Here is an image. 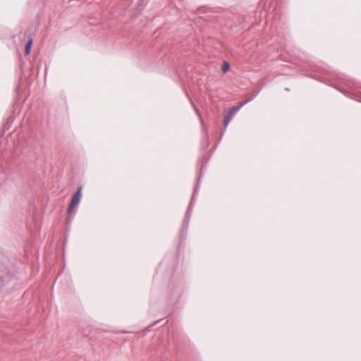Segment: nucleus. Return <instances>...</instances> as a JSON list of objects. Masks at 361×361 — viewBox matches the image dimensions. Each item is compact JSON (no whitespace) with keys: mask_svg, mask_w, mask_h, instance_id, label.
I'll use <instances>...</instances> for the list:
<instances>
[{"mask_svg":"<svg viewBox=\"0 0 361 361\" xmlns=\"http://www.w3.org/2000/svg\"><path fill=\"white\" fill-rule=\"evenodd\" d=\"M257 93L253 94L252 97H250V98H248L245 101L241 102L238 106H233L229 110L228 114L224 117V128H225L228 126V123H230V121L233 118V116L238 111V110L242 106H243L245 104H246L247 103H248V102H251L252 100H253L257 97Z\"/></svg>","mask_w":361,"mask_h":361,"instance_id":"f257e3e1","label":"nucleus"},{"mask_svg":"<svg viewBox=\"0 0 361 361\" xmlns=\"http://www.w3.org/2000/svg\"><path fill=\"white\" fill-rule=\"evenodd\" d=\"M81 197H82V188L80 187L78 189L77 192L73 195V197L71 201V203L68 206V212L69 214H71L75 212V209L77 207V205L78 204V203L80 202Z\"/></svg>","mask_w":361,"mask_h":361,"instance_id":"f03ea898","label":"nucleus"},{"mask_svg":"<svg viewBox=\"0 0 361 361\" xmlns=\"http://www.w3.org/2000/svg\"><path fill=\"white\" fill-rule=\"evenodd\" d=\"M192 200H191L189 206H188V211L185 214V219H184V221H183V225L184 226H188V222H189V219H190V215H189V211L191 208V206H192Z\"/></svg>","mask_w":361,"mask_h":361,"instance_id":"7ed1b4c3","label":"nucleus"},{"mask_svg":"<svg viewBox=\"0 0 361 361\" xmlns=\"http://www.w3.org/2000/svg\"><path fill=\"white\" fill-rule=\"evenodd\" d=\"M229 68H230V64H229V63H228V62H227V61H224L223 62V65H222V66H221V71H222V72H223L224 73H226V72L228 71Z\"/></svg>","mask_w":361,"mask_h":361,"instance_id":"20e7f679","label":"nucleus"},{"mask_svg":"<svg viewBox=\"0 0 361 361\" xmlns=\"http://www.w3.org/2000/svg\"><path fill=\"white\" fill-rule=\"evenodd\" d=\"M32 44V39H29V41L27 42V44L25 45V54H30Z\"/></svg>","mask_w":361,"mask_h":361,"instance_id":"39448f33","label":"nucleus"}]
</instances>
